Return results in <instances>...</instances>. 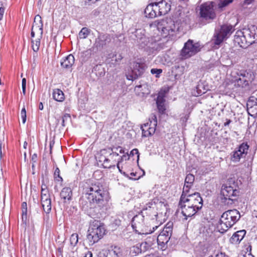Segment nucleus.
<instances>
[{
  "mask_svg": "<svg viewBox=\"0 0 257 257\" xmlns=\"http://www.w3.org/2000/svg\"><path fill=\"white\" fill-rule=\"evenodd\" d=\"M109 193L107 189L99 183L87 185L83 187L82 196L80 203L83 208L95 207L96 205L102 204L103 201H108Z\"/></svg>",
  "mask_w": 257,
  "mask_h": 257,
  "instance_id": "1",
  "label": "nucleus"
},
{
  "mask_svg": "<svg viewBox=\"0 0 257 257\" xmlns=\"http://www.w3.org/2000/svg\"><path fill=\"white\" fill-rule=\"evenodd\" d=\"M239 212L236 209L228 210L225 211L221 216L217 225V228L221 233L227 231L240 218Z\"/></svg>",
  "mask_w": 257,
  "mask_h": 257,
  "instance_id": "2",
  "label": "nucleus"
},
{
  "mask_svg": "<svg viewBox=\"0 0 257 257\" xmlns=\"http://www.w3.org/2000/svg\"><path fill=\"white\" fill-rule=\"evenodd\" d=\"M153 25L156 26L159 31H161L165 36H173L179 31L180 27L179 23H175L171 18L155 21Z\"/></svg>",
  "mask_w": 257,
  "mask_h": 257,
  "instance_id": "3",
  "label": "nucleus"
},
{
  "mask_svg": "<svg viewBox=\"0 0 257 257\" xmlns=\"http://www.w3.org/2000/svg\"><path fill=\"white\" fill-rule=\"evenodd\" d=\"M104 225L99 221L95 220L91 224L88 229L87 239L89 245H93L102 238L105 233Z\"/></svg>",
  "mask_w": 257,
  "mask_h": 257,
  "instance_id": "4",
  "label": "nucleus"
},
{
  "mask_svg": "<svg viewBox=\"0 0 257 257\" xmlns=\"http://www.w3.org/2000/svg\"><path fill=\"white\" fill-rule=\"evenodd\" d=\"M132 226L139 234H149L153 232L158 228L157 226L153 227V230L149 228L144 222V216L141 214L135 215L132 219Z\"/></svg>",
  "mask_w": 257,
  "mask_h": 257,
  "instance_id": "5",
  "label": "nucleus"
},
{
  "mask_svg": "<svg viewBox=\"0 0 257 257\" xmlns=\"http://www.w3.org/2000/svg\"><path fill=\"white\" fill-rule=\"evenodd\" d=\"M238 36L240 37L241 43L244 41L248 45L257 42V27L251 26L248 29H244L242 31H238Z\"/></svg>",
  "mask_w": 257,
  "mask_h": 257,
  "instance_id": "6",
  "label": "nucleus"
},
{
  "mask_svg": "<svg viewBox=\"0 0 257 257\" xmlns=\"http://www.w3.org/2000/svg\"><path fill=\"white\" fill-rule=\"evenodd\" d=\"M201 49V46L199 43L189 40L184 44L181 51V55L184 59H186L195 55Z\"/></svg>",
  "mask_w": 257,
  "mask_h": 257,
  "instance_id": "7",
  "label": "nucleus"
},
{
  "mask_svg": "<svg viewBox=\"0 0 257 257\" xmlns=\"http://www.w3.org/2000/svg\"><path fill=\"white\" fill-rule=\"evenodd\" d=\"M234 29L230 25H222L218 31L214 34V43L215 45L220 44L224 39L228 37L233 32Z\"/></svg>",
  "mask_w": 257,
  "mask_h": 257,
  "instance_id": "8",
  "label": "nucleus"
},
{
  "mask_svg": "<svg viewBox=\"0 0 257 257\" xmlns=\"http://www.w3.org/2000/svg\"><path fill=\"white\" fill-rule=\"evenodd\" d=\"M213 2L206 3L200 7V16L205 20H213L216 17Z\"/></svg>",
  "mask_w": 257,
  "mask_h": 257,
  "instance_id": "9",
  "label": "nucleus"
},
{
  "mask_svg": "<svg viewBox=\"0 0 257 257\" xmlns=\"http://www.w3.org/2000/svg\"><path fill=\"white\" fill-rule=\"evenodd\" d=\"M237 74L235 81L236 84L241 87H245L249 85L251 81V75L250 73L244 70H238L235 73Z\"/></svg>",
  "mask_w": 257,
  "mask_h": 257,
  "instance_id": "10",
  "label": "nucleus"
},
{
  "mask_svg": "<svg viewBox=\"0 0 257 257\" xmlns=\"http://www.w3.org/2000/svg\"><path fill=\"white\" fill-rule=\"evenodd\" d=\"M249 146L246 143L241 144L237 150L232 153L231 160L233 162H238L241 158H244L247 154Z\"/></svg>",
  "mask_w": 257,
  "mask_h": 257,
  "instance_id": "11",
  "label": "nucleus"
},
{
  "mask_svg": "<svg viewBox=\"0 0 257 257\" xmlns=\"http://www.w3.org/2000/svg\"><path fill=\"white\" fill-rule=\"evenodd\" d=\"M238 193V191L229 184H226L222 186L221 194L223 197V198H222V200L232 201L233 199L232 197L236 196ZM223 202L225 203V201Z\"/></svg>",
  "mask_w": 257,
  "mask_h": 257,
  "instance_id": "12",
  "label": "nucleus"
},
{
  "mask_svg": "<svg viewBox=\"0 0 257 257\" xmlns=\"http://www.w3.org/2000/svg\"><path fill=\"white\" fill-rule=\"evenodd\" d=\"M144 65L138 62H133L131 67L132 73L126 75V78L129 80L136 79L141 76L144 71Z\"/></svg>",
  "mask_w": 257,
  "mask_h": 257,
  "instance_id": "13",
  "label": "nucleus"
},
{
  "mask_svg": "<svg viewBox=\"0 0 257 257\" xmlns=\"http://www.w3.org/2000/svg\"><path fill=\"white\" fill-rule=\"evenodd\" d=\"M186 198L188 201L193 204L194 207L197 208V209H201L203 205V200L199 193L195 192L190 194L189 192L186 193Z\"/></svg>",
  "mask_w": 257,
  "mask_h": 257,
  "instance_id": "14",
  "label": "nucleus"
},
{
  "mask_svg": "<svg viewBox=\"0 0 257 257\" xmlns=\"http://www.w3.org/2000/svg\"><path fill=\"white\" fill-rule=\"evenodd\" d=\"M110 37L108 34L100 35L95 39L93 48H96L97 50H101L110 42Z\"/></svg>",
  "mask_w": 257,
  "mask_h": 257,
  "instance_id": "15",
  "label": "nucleus"
},
{
  "mask_svg": "<svg viewBox=\"0 0 257 257\" xmlns=\"http://www.w3.org/2000/svg\"><path fill=\"white\" fill-rule=\"evenodd\" d=\"M107 154H108L107 150H102L97 154L96 158L100 163H102L104 168H110L112 167H114V165L110 163V160L108 158Z\"/></svg>",
  "mask_w": 257,
  "mask_h": 257,
  "instance_id": "16",
  "label": "nucleus"
},
{
  "mask_svg": "<svg viewBox=\"0 0 257 257\" xmlns=\"http://www.w3.org/2000/svg\"><path fill=\"white\" fill-rule=\"evenodd\" d=\"M155 4V9L158 11L159 16L167 14L171 10V2L169 0H162Z\"/></svg>",
  "mask_w": 257,
  "mask_h": 257,
  "instance_id": "17",
  "label": "nucleus"
},
{
  "mask_svg": "<svg viewBox=\"0 0 257 257\" xmlns=\"http://www.w3.org/2000/svg\"><path fill=\"white\" fill-rule=\"evenodd\" d=\"M247 111L250 116H257V98L254 96H250L247 102Z\"/></svg>",
  "mask_w": 257,
  "mask_h": 257,
  "instance_id": "18",
  "label": "nucleus"
},
{
  "mask_svg": "<svg viewBox=\"0 0 257 257\" xmlns=\"http://www.w3.org/2000/svg\"><path fill=\"white\" fill-rule=\"evenodd\" d=\"M156 8L155 3L150 4L147 6L145 10V14L146 17L154 18L159 16L158 11Z\"/></svg>",
  "mask_w": 257,
  "mask_h": 257,
  "instance_id": "19",
  "label": "nucleus"
},
{
  "mask_svg": "<svg viewBox=\"0 0 257 257\" xmlns=\"http://www.w3.org/2000/svg\"><path fill=\"white\" fill-rule=\"evenodd\" d=\"M60 197L63 199L64 203H69L72 200V191L70 187H64L60 192Z\"/></svg>",
  "mask_w": 257,
  "mask_h": 257,
  "instance_id": "20",
  "label": "nucleus"
},
{
  "mask_svg": "<svg viewBox=\"0 0 257 257\" xmlns=\"http://www.w3.org/2000/svg\"><path fill=\"white\" fill-rule=\"evenodd\" d=\"M164 97V93L163 92H159L156 100L158 109L159 112L161 114L164 113L166 110V107L165 105V100Z\"/></svg>",
  "mask_w": 257,
  "mask_h": 257,
  "instance_id": "21",
  "label": "nucleus"
},
{
  "mask_svg": "<svg viewBox=\"0 0 257 257\" xmlns=\"http://www.w3.org/2000/svg\"><path fill=\"white\" fill-rule=\"evenodd\" d=\"M181 212L183 216L185 217V219H187L188 217H191L199 210L197 208L192 207H185V205L181 206Z\"/></svg>",
  "mask_w": 257,
  "mask_h": 257,
  "instance_id": "22",
  "label": "nucleus"
},
{
  "mask_svg": "<svg viewBox=\"0 0 257 257\" xmlns=\"http://www.w3.org/2000/svg\"><path fill=\"white\" fill-rule=\"evenodd\" d=\"M246 231L241 230L235 232L231 236L230 241L233 244H238L245 235Z\"/></svg>",
  "mask_w": 257,
  "mask_h": 257,
  "instance_id": "23",
  "label": "nucleus"
},
{
  "mask_svg": "<svg viewBox=\"0 0 257 257\" xmlns=\"http://www.w3.org/2000/svg\"><path fill=\"white\" fill-rule=\"evenodd\" d=\"M195 177L194 175L191 174H188L187 175L185 180V184L183 188L182 192H189L190 189L192 186Z\"/></svg>",
  "mask_w": 257,
  "mask_h": 257,
  "instance_id": "24",
  "label": "nucleus"
},
{
  "mask_svg": "<svg viewBox=\"0 0 257 257\" xmlns=\"http://www.w3.org/2000/svg\"><path fill=\"white\" fill-rule=\"evenodd\" d=\"M74 57L73 55L70 54L61 62V65L64 68L69 69L74 64Z\"/></svg>",
  "mask_w": 257,
  "mask_h": 257,
  "instance_id": "25",
  "label": "nucleus"
},
{
  "mask_svg": "<svg viewBox=\"0 0 257 257\" xmlns=\"http://www.w3.org/2000/svg\"><path fill=\"white\" fill-rule=\"evenodd\" d=\"M43 33V32H36V38L32 39V47L35 52H37L39 49L40 40L42 37Z\"/></svg>",
  "mask_w": 257,
  "mask_h": 257,
  "instance_id": "26",
  "label": "nucleus"
},
{
  "mask_svg": "<svg viewBox=\"0 0 257 257\" xmlns=\"http://www.w3.org/2000/svg\"><path fill=\"white\" fill-rule=\"evenodd\" d=\"M139 35L140 37L139 38V42L137 43L141 47H144L148 45L149 43L148 38H147L143 33V30L139 29L137 32V35Z\"/></svg>",
  "mask_w": 257,
  "mask_h": 257,
  "instance_id": "27",
  "label": "nucleus"
},
{
  "mask_svg": "<svg viewBox=\"0 0 257 257\" xmlns=\"http://www.w3.org/2000/svg\"><path fill=\"white\" fill-rule=\"evenodd\" d=\"M33 26L36 29V32H43V24L40 15H37L35 16Z\"/></svg>",
  "mask_w": 257,
  "mask_h": 257,
  "instance_id": "28",
  "label": "nucleus"
},
{
  "mask_svg": "<svg viewBox=\"0 0 257 257\" xmlns=\"http://www.w3.org/2000/svg\"><path fill=\"white\" fill-rule=\"evenodd\" d=\"M135 90L138 93V95L142 96L149 94L150 92L148 86L146 84L137 85L135 87Z\"/></svg>",
  "mask_w": 257,
  "mask_h": 257,
  "instance_id": "29",
  "label": "nucleus"
},
{
  "mask_svg": "<svg viewBox=\"0 0 257 257\" xmlns=\"http://www.w3.org/2000/svg\"><path fill=\"white\" fill-rule=\"evenodd\" d=\"M174 17L176 21L175 23H179L178 21L180 22L184 21L185 14L184 10L182 8L179 7L175 13Z\"/></svg>",
  "mask_w": 257,
  "mask_h": 257,
  "instance_id": "30",
  "label": "nucleus"
},
{
  "mask_svg": "<svg viewBox=\"0 0 257 257\" xmlns=\"http://www.w3.org/2000/svg\"><path fill=\"white\" fill-rule=\"evenodd\" d=\"M173 230V223L171 222H168L165 227H164L160 234H163L164 236H168L171 237Z\"/></svg>",
  "mask_w": 257,
  "mask_h": 257,
  "instance_id": "31",
  "label": "nucleus"
},
{
  "mask_svg": "<svg viewBox=\"0 0 257 257\" xmlns=\"http://www.w3.org/2000/svg\"><path fill=\"white\" fill-rule=\"evenodd\" d=\"M53 98L57 101H62L64 99V93L62 90L59 89H56L53 90Z\"/></svg>",
  "mask_w": 257,
  "mask_h": 257,
  "instance_id": "32",
  "label": "nucleus"
},
{
  "mask_svg": "<svg viewBox=\"0 0 257 257\" xmlns=\"http://www.w3.org/2000/svg\"><path fill=\"white\" fill-rule=\"evenodd\" d=\"M170 239V237L168 236H164L163 234H159L157 237L158 244L162 248L164 247L165 245L168 243Z\"/></svg>",
  "mask_w": 257,
  "mask_h": 257,
  "instance_id": "33",
  "label": "nucleus"
},
{
  "mask_svg": "<svg viewBox=\"0 0 257 257\" xmlns=\"http://www.w3.org/2000/svg\"><path fill=\"white\" fill-rule=\"evenodd\" d=\"M188 192H182L181 196L180 197V201H179V206L181 207V206L185 205V207H192L193 206V204L188 201L186 198V193Z\"/></svg>",
  "mask_w": 257,
  "mask_h": 257,
  "instance_id": "34",
  "label": "nucleus"
},
{
  "mask_svg": "<svg viewBox=\"0 0 257 257\" xmlns=\"http://www.w3.org/2000/svg\"><path fill=\"white\" fill-rule=\"evenodd\" d=\"M107 151L108 153L107 154L108 158L110 160V163L115 166L114 163L116 161V158L118 157V154L116 152H113L112 149H109Z\"/></svg>",
  "mask_w": 257,
  "mask_h": 257,
  "instance_id": "35",
  "label": "nucleus"
},
{
  "mask_svg": "<svg viewBox=\"0 0 257 257\" xmlns=\"http://www.w3.org/2000/svg\"><path fill=\"white\" fill-rule=\"evenodd\" d=\"M44 211L46 213H49L51 210V200L41 202Z\"/></svg>",
  "mask_w": 257,
  "mask_h": 257,
  "instance_id": "36",
  "label": "nucleus"
},
{
  "mask_svg": "<svg viewBox=\"0 0 257 257\" xmlns=\"http://www.w3.org/2000/svg\"><path fill=\"white\" fill-rule=\"evenodd\" d=\"M22 221L26 223L27 219V207L26 202H23L22 204Z\"/></svg>",
  "mask_w": 257,
  "mask_h": 257,
  "instance_id": "37",
  "label": "nucleus"
},
{
  "mask_svg": "<svg viewBox=\"0 0 257 257\" xmlns=\"http://www.w3.org/2000/svg\"><path fill=\"white\" fill-rule=\"evenodd\" d=\"M89 33V30L87 28L84 27L79 32L78 36L80 39H84L87 38Z\"/></svg>",
  "mask_w": 257,
  "mask_h": 257,
  "instance_id": "38",
  "label": "nucleus"
},
{
  "mask_svg": "<svg viewBox=\"0 0 257 257\" xmlns=\"http://www.w3.org/2000/svg\"><path fill=\"white\" fill-rule=\"evenodd\" d=\"M78 241V235L76 233L72 234L70 238V244L72 246H75Z\"/></svg>",
  "mask_w": 257,
  "mask_h": 257,
  "instance_id": "39",
  "label": "nucleus"
},
{
  "mask_svg": "<svg viewBox=\"0 0 257 257\" xmlns=\"http://www.w3.org/2000/svg\"><path fill=\"white\" fill-rule=\"evenodd\" d=\"M148 126V123L144 124L143 125L141 126V129L142 131V136L144 137H148L151 136V134L149 132V130L147 127Z\"/></svg>",
  "mask_w": 257,
  "mask_h": 257,
  "instance_id": "40",
  "label": "nucleus"
},
{
  "mask_svg": "<svg viewBox=\"0 0 257 257\" xmlns=\"http://www.w3.org/2000/svg\"><path fill=\"white\" fill-rule=\"evenodd\" d=\"M54 177L58 181L62 182L63 181L62 178L60 175V170L57 167L56 168L55 170Z\"/></svg>",
  "mask_w": 257,
  "mask_h": 257,
  "instance_id": "41",
  "label": "nucleus"
},
{
  "mask_svg": "<svg viewBox=\"0 0 257 257\" xmlns=\"http://www.w3.org/2000/svg\"><path fill=\"white\" fill-rule=\"evenodd\" d=\"M139 246L140 247V249H141V250L142 252L146 251L149 247L150 244H149L147 242H143L141 243Z\"/></svg>",
  "mask_w": 257,
  "mask_h": 257,
  "instance_id": "42",
  "label": "nucleus"
},
{
  "mask_svg": "<svg viewBox=\"0 0 257 257\" xmlns=\"http://www.w3.org/2000/svg\"><path fill=\"white\" fill-rule=\"evenodd\" d=\"M232 1L233 0H223L219 3L218 6L220 8H222L227 6L229 4L231 3Z\"/></svg>",
  "mask_w": 257,
  "mask_h": 257,
  "instance_id": "43",
  "label": "nucleus"
},
{
  "mask_svg": "<svg viewBox=\"0 0 257 257\" xmlns=\"http://www.w3.org/2000/svg\"><path fill=\"white\" fill-rule=\"evenodd\" d=\"M21 116L22 119L23 123H25L26 121V111L25 107H23L21 112Z\"/></svg>",
  "mask_w": 257,
  "mask_h": 257,
  "instance_id": "44",
  "label": "nucleus"
},
{
  "mask_svg": "<svg viewBox=\"0 0 257 257\" xmlns=\"http://www.w3.org/2000/svg\"><path fill=\"white\" fill-rule=\"evenodd\" d=\"M70 118H71L70 115L67 113L65 114L62 116V125H63V126H64L65 125V121H67L69 120L70 119Z\"/></svg>",
  "mask_w": 257,
  "mask_h": 257,
  "instance_id": "45",
  "label": "nucleus"
},
{
  "mask_svg": "<svg viewBox=\"0 0 257 257\" xmlns=\"http://www.w3.org/2000/svg\"><path fill=\"white\" fill-rule=\"evenodd\" d=\"M151 72L153 74H156V77H159V75L162 72V70L161 69L153 68L151 70Z\"/></svg>",
  "mask_w": 257,
  "mask_h": 257,
  "instance_id": "46",
  "label": "nucleus"
},
{
  "mask_svg": "<svg viewBox=\"0 0 257 257\" xmlns=\"http://www.w3.org/2000/svg\"><path fill=\"white\" fill-rule=\"evenodd\" d=\"M132 251H134L136 254H139L142 252L141 249H140V247L139 245H138V244L136 246H133L132 248Z\"/></svg>",
  "mask_w": 257,
  "mask_h": 257,
  "instance_id": "47",
  "label": "nucleus"
},
{
  "mask_svg": "<svg viewBox=\"0 0 257 257\" xmlns=\"http://www.w3.org/2000/svg\"><path fill=\"white\" fill-rule=\"evenodd\" d=\"M152 120L151 121V124L153 126H156L157 124V118L155 114H153L152 116Z\"/></svg>",
  "mask_w": 257,
  "mask_h": 257,
  "instance_id": "48",
  "label": "nucleus"
},
{
  "mask_svg": "<svg viewBox=\"0 0 257 257\" xmlns=\"http://www.w3.org/2000/svg\"><path fill=\"white\" fill-rule=\"evenodd\" d=\"M49 200H51L50 194L49 195H41V202L47 201Z\"/></svg>",
  "mask_w": 257,
  "mask_h": 257,
  "instance_id": "49",
  "label": "nucleus"
},
{
  "mask_svg": "<svg viewBox=\"0 0 257 257\" xmlns=\"http://www.w3.org/2000/svg\"><path fill=\"white\" fill-rule=\"evenodd\" d=\"M5 12V8L2 5V6L0 7V21L3 19Z\"/></svg>",
  "mask_w": 257,
  "mask_h": 257,
  "instance_id": "50",
  "label": "nucleus"
},
{
  "mask_svg": "<svg viewBox=\"0 0 257 257\" xmlns=\"http://www.w3.org/2000/svg\"><path fill=\"white\" fill-rule=\"evenodd\" d=\"M148 129L149 132H150L151 135H153L156 131V126H153V127H150V125L148 124V126L147 127Z\"/></svg>",
  "mask_w": 257,
  "mask_h": 257,
  "instance_id": "51",
  "label": "nucleus"
},
{
  "mask_svg": "<svg viewBox=\"0 0 257 257\" xmlns=\"http://www.w3.org/2000/svg\"><path fill=\"white\" fill-rule=\"evenodd\" d=\"M139 29L138 30H136L135 32V34L134 35L132 36L131 37H132V39L137 41V43H138L139 42V38L140 37V36L139 35H137V32L139 30Z\"/></svg>",
  "mask_w": 257,
  "mask_h": 257,
  "instance_id": "52",
  "label": "nucleus"
},
{
  "mask_svg": "<svg viewBox=\"0 0 257 257\" xmlns=\"http://www.w3.org/2000/svg\"><path fill=\"white\" fill-rule=\"evenodd\" d=\"M36 34V29L34 28V27L32 26L31 33V36L32 37V39L34 38Z\"/></svg>",
  "mask_w": 257,
  "mask_h": 257,
  "instance_id": "53",
  "label": "nucleus"
},
{
  "mask_svg": "<svg viewBox=\"0 0 257 257\" xmlns=\"http://www.w3.org/2000/svg\"><path fill=\"white\" fill-rule=\"evenodd\" d=\"M126 154L127 155V158H126V156L125 155H123L121 157V158L117 161H118L119 163H121L124 159H125V160H126V159L128 160L129 159L128 154L127 153H126Z\"/></svg>",
  "mask_w": 257,
  "mask_h": 257,
  "instance_id": "54",
  "label": "nucleus"
},
{
  "mask_svg": "<svg viewBox=\"0 0 257 257\" xmlns=\"http://www.w3.org/2000/svg\"><path fill=\"white\" fill-rule=\"evenodd\" d=\"M136 154H139V151L137 149H134L131 151L130 155L134 156Z\"/></svg>",
  "mask_w": 257,
  "mask_h": 257,
  "instance_id": "55",
  "label": "nucleus"
},
{
  "mask_svg": "<svg viewBox=\"0 0 257 257\" xmlns=\"http://www.w3.org/2000/svg\"><path fill=\"white\" fill-rule=\"evenodd\" d=\"M115 61H116L117 62H119L122 59V56L120 54H119L118 56L115 55Z\"/></svg>",
  "mask_w": 257,
  "mask_h": 257,
  "instance_id": "56",
  "label": "nucleus"
},
{
  "mask_svg": "<svg viewBox=\"0 0 257 257\" xmlns=\"http://www.w3.org/2000/svg\"><path fill=\"white\" fill-rule=\"evenodd\" d=\"M41 195H49L48 190V189H45V190L41 189Z\"/></svg>",
  "mask_w": 257,
  "mask_h": 257,
  "instance_id": "57",
  "label": "nucleus"
},
{
  "mask_svg": "<svg viewBox=\"0 0 257 257\" xmlns=\"http://www.w3.org/2000/svg\"><path fill=\"white\" fill-rule=\"evenodd\" d=\"M146 210H147L148 208H151L153 205H155L154 203L153 202H150L146 205Z\"/></svg>",
  "mask_w": 257,
  "mask_h": 257,
  "instance_id": "58",
  "label": "nucleus"
},
{
  "mask_svg": "<svg viewBox=\"0 0 257 257\" xmlns=\"http://www.w3.org/2000/svg\"><path fill=\"white\" fill-rule=\"evenodd\" d=\"M41 189L42 190L48 189L47 186L46 184H45L44 181H42V184L41 185Z\"/></svg>",
  "mask_w": 257,
  "mask_h": 257,
  "instance_id": "59",
  "label": "nucleus"
},
{
  "mask_svg": "<svg viewBox=\"0 0 257 257\" xmlns=\"http://www.w3.org/2000/svg\"><path fill=\"white\" fill-rule=\"evenodd\" d=\"M22 87H26V79L25 78L22 79Z\"/></svg>",
  "mask_w": 257,
  "mask_h": 257,
  "instance_id": "60",
  "label": "nucleus"
},
{
  "mask_svg": "<svg viewBox=\"0 0 257 257\" xmlns=\"http://www.w3.org/2000/svg\"><path fill=\"white\" fill-rule=\"evenodd\" d=\"M116 150L118 151L119 153H120V154L124 153V151L119 147L116 148Z\"/></svg>",
  "mask_w": 257,
  "mask_h": 257,
  "instance_id": "61",
  "label": "nucleus"
},
{
  "mask_svg": "<svg viewBox=\"0 0 257 257\" xmlns=\"http://www.w3.org/2000/svg\"><path fill=\"white\" fill-rule=\"evenodd\" d=\"M215 257H228L227 255H226L224 253H220L219 254H217Z\"/></svg>",
  "mask_w": 257,
  "mask_h": 257,
  "instance_id": "62",
  "label": "nucleus"
},
{
  "mask_svg": "<svg viewBox=\"0 0 257 257\" xmlns=\"http://www.w3.org/2000/svg\"><path fill=\"white\" fill-rule=\"evenodd\" d=\"M254 0H244V3L245 5H249L251 4Z\"/></svg>",
  "mask_w": 257,
  "mask_h": 257,
  "instance_id": "63",
  "label": "nucleus"
},
{
  "mask_svg": "<svg viewBox=\"0 0 257 257\" xmlns=\"http://www.w3.org/2000/svg\"><path fill=\"white\" fill-rule=\"evenodd\" d=\"M111 255L112 256H114V257H117V256H118L119 255H118V253L116 252V251L115 250H112L111 252Z\"/></svg>",
  "mask_w": 257,
  "mask_h": 257,
  "instance_id": "64",
  "label": "nucleus"
}]
</instances>
